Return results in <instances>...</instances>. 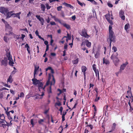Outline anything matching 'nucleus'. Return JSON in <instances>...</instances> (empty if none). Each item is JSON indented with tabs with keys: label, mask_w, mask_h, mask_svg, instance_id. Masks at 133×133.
<instances>
[{
	"label": "nucleus",
	"mask_w": 133,
	"mask_h": 133,
	"mask_svg": "<svg viewBox=\"0 0 133 133\" xmlns=\"http://www.w3.org/2000/svg\"><path fill=\"white\" fill-rule=\"evenodd\" d=\"M112 26L110 25L109 26V37L107 39V41H111L113 42H115L116 41V37L115 34L114 32L112 30Z\"/></svg>",
	"instance_id": "nucleus-1"
},
{
	"label": "nucleus",
	"mask_w": 133,
	"mask_h": 133,
	"mask_svg": "<svg viewBox=\"0 0 133 133\" xmlns=\"http://www.w3.org/2000/svg\"><path fill=\"white\" fill-rule=\"evenodd\" d=\"M79 34L81 36L87 38H88L90 36L88 34L87 31L85 28L82 29L81 31L79 33Z\"/></svg>",
	"instance_id": "nucleus-2"
},
{
	"label": "nucleus",
	"mask_w": 133,
	"mask_h": 133,
	"mask_svg": "<svg viewBox=\"0 0 133 133\" xmlns=\"http://www.w3.org/2000/svg\"><path fill=\"white\" fill-rule=\"evenodd\" d=\"M111 59L113 60L115 65L116 66H117L119 60L117 57L115 56L114 55L112 54L111 56Z\"/></svg>",
	"instance_id": "nucleus-3"
},
{
	"label": "nucleus",
	"mask_w": 133,
	"mask_h": 133,
	"mask_svg": "<svg viewBox=\"0 0 133 133\" xmlns=\"http://www.w3.org/2000/svg\"><path fill=\"white\" fill-rule=\"evenodd\" d=\"M8 11L9 10L8 8H5L3 6H2L0 8V12L4 15L7 13Z\"/></svg>",
	"instance_id": "nucleus-4"
},
{
	"label": "nucleus",
	"mask_w": 133,
	"mask_h": 133,
	"mask_svg": "<svg viewBox=\"0 0 133 133\" xmlns=\"http://www.w3.org/2000/svg\"><path fill=\"white\" fill-rule=\"evenodd\" d=\"M52 76L53 77V80L50 83V86L49 87V89L48 90V93H51L52 92L51 91V86L52 85H54L55 83V80L54 79V76L53 75H52Z\"/></svg>",
	"instance_id": "nucleus-5"
},
{
	"label": "nucleus",
	"mask_w": 133,
	"mask_h": 133,
	"mask_svg": "<svg viewBox=\"0 0 133 133\" xmlns=\"http://www.w3.org/2000/svg\"><path fill=\"white\" fill-rule=\"evenodd\" d=\"M1 65H3L5 66H6L8 64V63L7 58L4 57L3 59H2L1 61Z\"/></svg>",
	"instance_id": "nucleus-6"
},
{
	"label": "nucleus",
	"mask_w": 133,
	"mask_h": 133,
	"mask_svg": "<svg viewBox=\"0 0 133 133\" xmlns=\"http://www.w3.org/2000/svg\"><path fill=\"white\" fill-rule=\"evenodd\" d=\"M128 64V62L127 61L125 63L121 65L120 67V71H121L122 72L123 70H124L125 67Z\"/></svg>",
	"instance_id": "nucleus-7"
},
{
	"label": "nucleus",
	"mask_w": 133,
	"mask_h": 133,
	"mask_svg": "<svg viewBox=\"0 0 133 133\" xmlns=\"http://www.w3.org/2000/svg\"><path fill=\"white\" fill-rule=\"evenodd\" d=\"M50 76H51V74H49V77L46 83V85H44V87H43V88H42L43 90L44 91H45V88L46 87V86L50 84Z\"/></svg>",
	"instance_id": "nucleus-8"
},
{
	"label": "nucleus",
	"mask_w": 133,
	"mask_h": 133,
	"mask_svg": "<svg viewBox=\"0 0 133 133\" xmlns=\"http://www.w3.org/2000/svg\"><path fill=\"white\" fill-rule=\"evenodd\" d=\"M32 80L33 82V84L34 85H37L39 83L40 81L35 78V77L32 79Z\"/></svg>",
	"instance_id": "nucleus-9"
},
{
	"label": "nucleus",
	"mask_w": 133,
	"mask_h": 133,
	"mask_svg": "<svg viewBox=\"0 0 133 133\" xmlns=\"http://www.w3.org/2000/svg\"><path fill=\"white\" fill-rule=\"evenodd\" d=\"M43 84L42 82H40L39 81V83L38 84V88L39 91H41V89H42V88H43Z\"/></svg>",
	"instance_id": "nucleus-10"
},
{
	"label": "nucleus",
	"mask_w": 133,
	"mask_h": 133,
	"mask_svg": "<svg viewBox=\"0 0 133 133\" xmlns=\"http://www.w3.org/2000/svg\"><path fill=\"white\" fill-rule=\"evenodd\" d=\"M6 55L8 58V59L9 61L12 60V56L10 54V52H6Z\"/></svg>",
	"instance_id": "nucleus-11"
},
{
	"label": "nucleus",
	"mask_w": 133,
	"mask_h": 133,
	"mask_svg": "<svg viewBox=\"0 0 133 133\" xmlns=\"http://www.w3.org/2000/svg\"><path fill=\"white\" fill-rule=\"evenodd\" d=\"M21 14V12H18L16 13V14L13 13V17H17L18 19H20L21 17L20 16V15Z\"/></svg>",
	"instance_id": "nucleus-12"
},
{
	"label": "nucleus",
	"mask_w": 133,
	"mask_h": 133,
	"mask_svg": "<svg viewBox=\"0 0 133 133\" xmlns=\"http://www.w3.org/2000/svg\"><path fill=\"white\" fill-rule=\"evenodd\" d=\"M61 25H63L67 29H71L70 25L68 24L62 22Z\"/></svg>",
	"instance_id": "nucleus-13"
},
{
	"label": "nucleus",
	"mask_w": 133,
	"mask_h": 133,
	"mask_svg": "<svg viewBox=\"0 0 133 133\" xmlns=\"http://www.w3.org/2000/svg\"><path fill=\"white\" fill-rule=\"evenodd\" d=\"M5 31L7 32L8 30L10 29L11 31L12 30V29L11 26H10L9 24H7L5 25Z\"/></svg>",
	"instance_id": "nucleus-14"
},
{
	"label": "nucleus",
	"mask_w": 133,
	"mask_h": 133,
	"mask_svg": "<svg viewBox=\"0 0 133 133\" xmlns=\"http://www.w3.org/2000/svg\"><path fill=\"white\" fill-rule=\"evenodd\" d=\"M127 93L128 94V93H130L131 94V97H130V99H131V100H130L128 102V103L129 105L130 106V107H131V103L130 102V101H131V102H132L133 101V97H132V95L131 94V92H130V91H127Z\"/></svg>",
	"instance_id": "nucleus-15"
},
{
	"label": "nucleus",
	"mask_w": 133,
	"mask_h": 133,
	"mask_svg": "<svg viewBox=\"0 0 133 133\" xmlns=\"http://www.w3.org/2000/svg\"><path fill=\"white\" fill-rule=\"evenodd\" d=\"M85 42L87 46L89 48L91 46V43L89 42L88 39L85 40Z\"/></svg>",
	"instance_id": "nucleus-16"
},
{
	"label": "nucleus",
	"mask_w": 133,
	"mask_h": 133,
	"mask_svg": "<svg viewBox=\"0 0 133 133\" xmlns=\"http://www.w3.org/2000/svg\"><path fill=\"white\" fill-rule=\"evenodd\" d=\"M6 14V16L7 18H10L11 16H13V14H12L11 12L8 11Z\"/></svg>",
	"instance_id": "nucleus-17"
},
{
	"label": "nucleus",
	"mask_w": 133,
	"mask_h": 133,
	"mask_svg": "<svg viewBox=\"0 0 133 133\" xmlns=\"http://www.w3.org/2000/svg\"><path fill=\"white\" fill-rule=\"evenodd\" d=\"M63 4L66 7L70 8L71 9H73L74 7L73 6L71 5L70 4H69L65 2H64L63 3Z\"/></svg>",
	"instance_id": "nucleus-18"
},
{
	"label": "nucleus",
	"mask_w": 133,
	"mask_h": 133,
	"mask_svg": "<svg viewBox=\"0 0 133 133\" xmlns=\"http://www.w3.org/2000/svg\"><path fill=\"white\" fill-rule=\"evenodd\" d=\"M67 36H64L62 38V39H63L65 38H68V39H66V41H68V40H70L71 39V36L69 34V33H67Z\"/></svg>",
	"instance_id": "nucleus-19"
},
{
	"label": "nucleus",
	"mask_w": 133,
	"mask_h": 133,
	"mask_svg": "<svg viewBox=\"0 0 133 133\" xmlns=\"http://www.w3.org/2000/svg\"><path fill=\"white\" fill-rule=\"evenodd\" d=\"M99 50L98 49L97 50L96 54L95 55V57L96 58H98L100 55Z\"/></svg>",
	"instance_id": "nucleus-20"
},
{
	"label": "nucleus",
	"mask_w": 133,
	"mask_h": 133,
	"mask_svg": "<svg viewBox=\"0 0 133 133\" xmlns=\"http://www.w3.org/2000/svg\"><path fill=\"white\" fill-rule=\"evenodd\" d=\"M7 32H6L5 33V35H6L9 36L14 35V33L12 32V30L11 31L10 29L8 30Z\"/></svg>",
	"instance_id": "nucleus-21"
},
{
	"label": "nucleus",
	"mask_w": 133,
	"mask_h": 133,
	"mask_svg": "<svg viewBox=\"0 0 133 133\" xmlns=\"http://www.w3.org/2000/svg\"><path fill=\"white\" fill-rule=\"evenodd\" d=\"M39 68V66H38L37 67L36 66H35V70L34 73V78L35 77V75L36 74V72L37 71Z\"/></svg>",
	"instance_id": "nucleus-22"
},
{
	"label": "nucleus",
	"mask_w": 133,
	"mask_h": 133,
	"mask_svg": "<svg viewBox=\"0 0 133 133\" xmlns=\"http://www.w3.org/2000/svg\"><path fill=\"white\" fill-rule=\"evenodd\" d=\"M12 76L11 75H10L9 76V78L7 79V82H9L10 83H11L13 81V79L12 78Z\"/></svg>",
	"instance_id": "nucleus-23"
},
{
	"label": "nucleus",
	"mask_w": 133,
	"mask_h": 133,
	"mask_svg": "<svg viewBox=\"0 0 133 133\" xmlns=\"http://www.w3.org/2000/svg\"><path fill=\"white\" fill-rule=\"evenodd\" d=\"M103 63L106 64H107L110 63V62L108 59H105V58H104L103 59Z\"/></svg>",
	"instance_id": "nucleus-24"
},
{
	"label": "nucleus",
	"mask_w": 133,
	"mask_h": 133,
	"mask_svg": "<svg viewBox=\"0 0 133 133\" xmlns=\"http://www.w3.org/2000/svg\"><path fill=\"white\" fill-rule=\"evenodd\" d=\"M87 70L86 67L84 66H83L81 67V70L83 72H85Z\"/></svg>",
	"instance_id": "nucleus-25"
},
{
	"label": "nucleus",
	"mask_w": 133,
	"mask_h": 133,
	"mask_svg": "<svg viewBox=\"0 0 133 133\" xmlns=\"http://www.w3.org/2000/svg\"><path fill=\"white\" fill-rule=\"evenodd\" d=\"M54 20L56 22H58L60 24H62V23L63 22H63V21H62L61 20L59 19L56 17L55 18Z\"/></svg>",
	"instance_id": "nucleus-26"
},
{
	"label": "nucleus",
	"mask_w": 133,
	"mask_h": 133,
	"mask_svg": "<svg viewBox=\"0 0 133 133\" xmlns=\"http://www.w3.org/2000/svg\"><path fill=\"white\" fill-rule=\"evenodd\" d=\"M105 17L107 21H108V20L110 19L111 17L110 15L109 14H108L105 15Z\"/></svg>",
	"instance_id": "nucleus-27"
},
{
	"label": "nucleus",
	"mask_w": 133,
	"mask_h": 133,
	"mask_svg": "<svg viewBox=\"0 0 133 133\" xmlns=\"http://www.w3.org/2000/svg\"><path fill=\"white\" fill-rule=\"evenodd\" d=\"M41 10L44 11L45 9V7L44 5L42 4H41Z\"/></svg>",
	"instance_id": "nucleus-28"
},
{
	"label": "nucleus",
	"mask_w": 133,
	"mask_h": 133,
	"mask_svg": "<svg viewBox=\"0 0 133 133\" xmlns=\"http://www.w3.org/2000/svg\"><path fill=\"white\" fill-rule=\"evenodd\" d=\"M108 105H106L103 108L104 111L106 113L108 111Z\"/></svg>",
	"instance_id": "nucleus-29"
},
{
	"label": "nucleus",
	"mask_w": 133,
	"mask_h": 133,
	"mask_svg": "<svg viewBox=\"0 0 133 133\" xmlns=\"http://www.w3.org/2000/svg\"><path fill=\"white\" fill-rule=\"evenodd\" d=\"M39 21L41 22V24L42 25H43L44 24V19L42 17H41Z\"/></svg>",
	"instance_id": "nucleus-30"
},
{
	"label": "nucleus",
	"mask_w": 133,
	"mask_h": 133,
	"mask_svg": "<svg viewBox=\"0 0 133 133\" xmlns=\"http://www.w3.org/2000/svg\"><path fill=\"white\" fill-rule=\"evenodd\" d=\"M44 120L43 119H40L38 121V122L39 124L43 125V123L44 122Z\"/></svg>",
	"instance_id": "nucleus-31"
},
{
	"label": "nucleus",
	"mask_w": 133,
	"mask_h": 133,
	"mask_svg": "<svg viewBox=\"0 0 133 133\" xmlns=\"http://www.w3.org/2000/svg\"><path fill=\"white\" fill-rule=\"evenodd\" d=\"M5 119L4 115V114H0V119L2 121H4Z\"/></svg>",
	"instance_id": "nucleus-32"
},
{
	"label": "nucleus",
	"mask_w": 133,
	"mask_h": 133,
	"mask_svg": "<svg viewBox=\"0 0 133 133\" xmlns=\"http://www.w3.org/2000/svg\"><path fill=\"white\" fill-rule=\"evenodd\" d=\"M9 65L11 66H14L13 64H14V62H13L12 59V60H10L9 61Z\"/></svg>",
	"instance_id": "nucleus-33"
},
{
	"label": "nucleus",
	"mask_w": 133,
	"mask_h": 133,
	"mask_svg": "<svg viewBox=\"0 0 133 133\" xmlns=\"http://www.w3.org/2000/svg\"><path fill=\"white\" fill-rule=\"evenodd\" d=\"M87 1H90L94 4L96 5L97 4V3L94 0H87Z\"/></svg>",
	"instance_id": "nucleus-34"
},
{
	"label": "nucleus",
	"mask_w": 133,
	"mask_h": 133,
	"mask_svg": "<svg viewBox=\"0 0 133 133\" xmlns=\"http://www.w3.org/2000/svg\"><path fill=\"white\" fill-rule=\"evenodd\" d=\"M78 58L72 61V62L74 64H78Z\"/></svg>",
	"instance_id": "nucleus-35"
},
{
	"label": "nucleus",
	"mask_w": 133,
	"mask_h": 133,
	"mask_svg": "<svg viewBox=\"0 0 133 133\" xmlns=\"http://www.w3.org/2000/svg\"><path fill=\"white\" fill-rule=\"evenodd\" d=\"M124 12L122 10H121L119 12V16H121L124 15Z\"/></svg>",
	"instance_id": "nucleus-36"
},
{
	"label": "nucleus",
	"mask_w": 133,
	"mask_h": 133,
	"mask_svg": "<svg viewBox=\"0 0 133 133\" xmlns=\"http://www.w3.org/2000/svg\"><path fill=\"white\" fill-rule=\"evenodd\" d=\"M45 5L46 6V8L47 10H48L50 9L51 8V6H49V4L48 3L45 4Z\"/></svg>",
	"instance_id": "nucleus-37"
},
{
	"label": "nucleus",
	"mask_w": 133,
	"mask_h": 133,
	"mask_svg": "<svg viewBox=\"0 0 133 133\" xmlns=\"http://www.w3.org/2000/svg\"><path fill=\"white\" fill-rule=\"evenodd\" d=\"M112 50L114 52H116L117 51V49L116 46H114L112 48Z\"/></svg>",
	"instance_id": "nucleus-38"
},
{
	"label": "nucleus",
	"mask_w": 133,
	"mask_h": 133,
	"mask_svg": "<svg viewBox=\"0 0 133 133\" xmlns=\"http://www.w3.org/2000/svg\"><path fill=\"white\" fill-rule=\"evenodd\" d=\"M77 3L78 4L80 5L81 6H83V5L84 4V5H85V4L84 3H82L80 1H79L78 0H77Z\"/></svg>",
	"instance_id": "nucleus-39"
},
{
	"label": "nucleus",
	"mask_w": 133,
	"mask_h": 133,
	"mask_svg": "<svg viewBox=\"0 0 133 133\" xmlns=\"http://www.w3.org/2000/svg\"><path fill=\"white\" fill-rule=\"evenodd\" d=\"M18 117H16V115L14 116V121L16 122H18Z\"/></svg>",
	"instance_id": "nucleus-40"
},
{
	"label": "nucleus",
	"mask_w": 133,
	"mask_h": 133,
	"mask_svg": "<svg viewBox=\"0 0 133 133\" xmlns=\"http://www.w3.org/2000/svg\"><path fill=\"white\" fill-rule=\"evenodd\" d=\"M9 108H8V107H7V111H5V113H6V114L8 116L10 115V111L9 112H8V109Z\"/></svg>",
	"instance_id": "nucleus-41"
},
{
	"label": "nucleus",
	"mask_w": 133,
	"mask_h": 133,
	"mask_svg": "<svg viewBox=\"0 0 133 133\" xmlns=\"http://www.w3.org/2000/svg\"><path fill=\"white\" fill-rule=\"evenodd\" d=\"M63 110V108L62 107H60L59 111L60 112V114L62 115V112Z\"/></svg>",
	"instance_id": "nucleus-42"
},
{
	"label": "nucleus",
	"mask_w": 133,
	"mask_h": 133,
	"mask_svg": "<svg viewBox=\"0 0 133 133\" xmlns=\"http://www.w3.org/2000/svg\"><path fill=\"white\" fill-rule=\"evenodd\" d=\"M34 120L33 119H31L30 122L31 124L32 125V127H33L34 125Z\"/></svg>",
	"instance_id": "nucleus-43"
},
{
	"label": "nucleus",
	"mask_w": 133,
	"mask_h": 133,
	"mask_svg": "<svg viewBox=\"0 0 133 133\" xmlns=\"http://www.w3.org/2000/svg\"><path fill=\"white\" fill-rule=\"evenodd\" d=\"M108 21L111 25L112 26V25L113 24V23L112 20L110 19L107 20Z\"/></svg>",
	"instance_id": "nucleus-44"
},
{
	"label": "nucleus",
	"mask_w": 133,
	"mask_h": 133,
	"mask_svg": "<svg viewBox=\"0 0 133 133\" xmlns=\"http://www.w3.org/2000/svg\"><path fill=\"white\" fill-rule=\"evenodd\" d=\"M116 128L114 127L113 126H112L111 128V130L109 131V132H111L113 131H114L115 129Z\"/></svg>",
	"instance_id": "nucleus-45"
},
{
	"label": "nucleus",
	"mask_w": 133,
	"mask_h": 133,
	"mask_svg": "<svg viewBox=\"0 0 133 133\" xmlns=\"http://www.w3.org/2000/svg\"><path fill=\"white\" fill-rule=\"evenodd\" d=\"M107 5L110 8H111L113 6V5L109 2H108L107 3Z\"/></svg>",
	"instance_id": "nucleus-46"
},
{
	"label": "nucleus",
	"mask_w": 133,
	"mask_h": 133,
	"mask_svg": "<svg viewBox=\"0 0 133 133\" xmlns=\"http://www.w3.org/2000/svg\"><path fill=\"white\" fill-rule=\"evenodd\" d=\"M8 119L9 120H10V123L11 124H12V123H11V122L12 120V118L11 117V116L10 115L9 116H8Z\"/></svg>",
	"instance_id": "nucleus-47"
},
{
	"label": "nucleus",
	"mask_w": 133,
	"mask_h": 133,
	"mask_svg": "<svg viewBox=\"0 0 133 133\" xmlns=\"http://www.w3.org/2000/svg\"><path fill=\"white\" fill-rule=\"evenodd\" d=\"M62 8V6H60L57 7V10L58 11H60Z\"/></svg>",
	"instance_id": "nucleus-48"
},
{
	"label": "nucleus",
	"mask_w": 133,
	"mask_h": 133,
	"mask_svg": "<svg viewBox=\"0 0 133 133\" xmlns=\"http://www.w3.org/2000/svg\"><path fill=\"white\" fill-rule=\"evenodd\" d=\"M24 96V94L23 92H21L20 94L19 97H23Z\"/></svg>",
	"instance_id": "nucleus-49"
},
{
	"label": "nucleus",
	"mask_w": 133,
	"mask_h": 133,
	"mask_svg": "<svg viewBox=\"0 0 133 133\" xmlns=\"http://www.w3.org/2000/svg\"><path fill=\"white\" fill-rule=\"evenodd\" d=\"M68 45L66 43H65L64 44V49L65 50H67V47Z\"/></svg>",
	"instance_id": "nucleus-50"
},
{
	"label": "nucleus",
	"mask_w": 133,
	"mask_h": 133,
	"mask_svg": "<svg viewBox=\"0 0 133 133\" xmlns=\"http://www.w3.org/2000/svg\"><path fill=\"white\" fill-rule=\"evenodd\" d=\"M90 127V129H91V130L93 128V125H91V124H90L89 125H87L86 126V127Z\"/></svg>",
	"instance_id": "nucleus-51"
},
{
	"label": "nucleus",
	"mask_w": 133,
	"mask_h": 133,
	"mask_svg": "<svg viewBox=\"0 0 133 133\" xmlns=\"http://www.w3.org/2000/svg\"><path fill=\"white\" fill-rule=\"evenodd\" d=\"M92 68L93 70H96V65L95 64H94L92 66Z\"/></svg>",
	"instance_id": "nucleus-52"
},
{
	"label": "nucleus",
	"mask_w": 133,
	"mask_h": 133,
	"mask_svg": "<svg viewBox=\"0 0 133 133\" xmlns=\"http://www.w3.org/2000/svg\"><path fill=\"white\" fill-rule=\"evenodd\" d=\"M61 15L63 18H64L65 17V14H64V12L63 11H62L61 14Z\"/></svg>",
	"instance_id": "nucleus-53"
},
{
	"label": "nucleus",
	"mask_w": 133,
	"mask_h": 133,
	"mask_svg": "<svg viewBox=\"0 0 133 133\" xmlns=\"http://www.w3.org/2000/svg\"><path fill=\"white\" fill-rule=\"evenodd\" d=\"M61 104L60 102H56L55 103V105H57L58 106H60L61 105Z\"/></svg>",
	"instance_id": "nucleus-54"
},
{
	"label": "nucleus",
	"mask_w": 133,
	"mask_h": 133,
	"mask_svg": "<svg viewBox=\"0 0 133 133\" xmlns=\"http://www.w3.org/2000/svg\"><path fill=\"white\" fill-rule=\"evenodd\" d=\"M50 55H51V56H55L56 55V54L54 52H51L50 53Z\"/></svg>",
	"instance_id": "nucleus-55"
},
{
	"label": "nucleus",
	"mask_w": 133,
	"mask_h": 133,
	"mask_svg": "<svg viewBox=\"0 0 133 133\" xmlns=\"http://www.w3.org/2000/svg\"><path fill=\"white\" fill-rule=\"evenodd\" d=\"M52 69L51 67V66H49L47 68H46V69L45 71H47L48 70H51Z\"/></svg>",
	"instance_id": "nucleus-56"
},
{
	"label": "nucleus",
	"mask_w": 133,
	"mask_h": 133,
	"mask_svg": "<svg viewBox=\"0 0 133 133\" xmlns=\"http://www.w3.org/2000/svg\"><path fill=\"white\" fill-rule=\"evenodd\" d=\"M14 37L15 38H16L17 39H19V36H18V35H16V34H14Z\"/></svg>",
	"instance_id": "nucleus-57"
},
{
	"label": "nucleus",
	"mask_w": 133,
	"mask_h": 133,
	"mask_svg": "<svg viewBox=\"0 0 133 133\" xmlns=\"http://www.w3.org/2000/svg\"><path fill=\"white\" fill-rule=\"evenodd\" d=\"M3 93L0 92V98L1 99H2L3 98Z\"/></svg>",
	"instance_id": "nucleus-58"
},
{
	"label": "nucleus",
	"mask_w": 133,
	"mask_h": 133,
	"mask_svg": "<svg viewBox=\"0 0 133 133\" xmlns=\"http://www.w3.org/2000/svg\"><path fill=\"white\" fill-rule=\"evenodd\" d=\"M100 99L99 97H96V98L95 99V102H97Z\"/></svg>",
	"instance_id": "nucleus-59"
},
{
	"label": "nucleus",
	"mask_w": 133,
	"mask_h": 133,
	"mask_svg": "<svg viewBox=\"0 0 133 133\" xmlns=\"http://www.w3.org/2000/svg\"><path fill=\"white\" fill-rule=\"evenodd\" d=\"M85 44H86V43L85 42V40L84 41L82 42L81 44V46H82L83 45H85Z\"/></svg>",
	"instance_id": "nucleus-60"
},
{
	"label": "nucleus",
	"mask_w": 133,
	"mask_h": 133,
	"mask_svg": "<svg viewBox=\"0 0 133 133\" xmlns=\"http://www.w3.org/2000/svg\"><path fill=\"white\" fill-rule=\"evenodd\" d=\"M4 39L5 42H7V37H6L4 36Z\"/></svg>",
	"instance_id": "nucleus-61"
},
{
	"label": "nucleus",
	"mask_w": 133,
	"mask_h": 133,
	"mask_svg": "<svg viewBox=\"0 0 133 133\" xmlns=\"http://www.w3.org/2000/svg\"><path fill=\"white\" fill-rule=\"evenodd\" d=\"M50 24L51 25H56V23L54 22H50Z\"/></svg>",
	"instance_id": "nucleus-62"
},
{
	"label": "nucleus",
	"mask_w": 133,
	"mask_h": 133,
	"mask_svg": "<svg viewBox=\"0 0 133 133\" xmlns=\"http://www.w3.org/2000/svg\"><path fill=\"white\" fill-rule=\"evenodd\" d=\"M62 122L64 121L65 120V115H62Z\"/></svg>",
	"instance_id": "nucleus-63"
},
{
	"label": "nucleus",
	"mask_w": 133,
	"mask_h": 133,
	"mask_svg": "<svg viewBox=\"0 0 133 133\" xmlns=\"http://www.w3.org/2000/svg\"><path fill=\"white\" fill-rule=\"evenodd\" d=\"M119 17H120L122 20H124L125 19V16L124 15H123Z\"/></svg>",
	"instance_id": "nucleus-64"
}]
</instances>
